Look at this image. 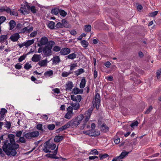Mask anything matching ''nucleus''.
Listing matches in <instances>:
<instances>
[{"instance_id":"1","label":"nucleus","mask_w":161,"mask_h":161,"mask_svg":"<svg viewBox=\"0 0 161 161\" xmlns=\"http://www.w3.org/2000/svg\"><path fill=\"white\" fill-rule=\"evenodd\" d=\"M8 138L9 141L6 140L3 142L2 149L0 148V153L3 150L7 155L14 156L17 154L16 150L19 147V145L16 143L14 134H8Z\"/></svg>"},{"instance_id":"2","label":"nucleus","mask_w":161,"mask_h":161,"mask_svg":"<svg viewBox=\"0 0 161 161\" xmlns=\"http://www.w3.org/2000/svg\"><path fill=\"white\" fill-rule=\"evenodd\" d=\"M56 147L55 144L51 142L50 140H49L44 143V148L42 150L46 153H51V150H54Z\"/></svg>"},{"instance_id":"3","label":"nucleus","mask_w":161,"mask_h":161,"mask_svg":"<svg viewBox=\"0 0 161 161\" xmlns=\"http://www.w3.org/2000/svg\"><path fill=\"white\" fill-rule=\"evenodd\" d=\"M54 42L53 41H50L45 46L43 49L44 55L46 56H49L52 54L51 49Z\"/></svg>"},{"instance_id":"4","label":"nucleus","mask_w":161,"mask_h":161,"mask_svg":"<svg viewBox=\"0 0 161 161\" xmlns=\"http://www.w3.org/2000/svg\"><path fill=\"white\" fill-rule=\"evenodd\" d=\"M84 116L82 114L80 115L77 116L75 119H73L70 121L71 125V127H77L83 120Z\"/></svg>"},{"instance_id":"5","label":"nucleus","mask_w":161,"mask_h":161,"mask_svg":"<svg viewBox=\"0 0 161 161\" xmlns=\"http://www.w3.org/2000/svg\"><path fill=\"white\" fill-rule=\"evenodd\" d=\"M58 147H57L56 149L54 151L52 152V153L47 154L46 155V156L51 158L59 159L60 160L64 161L66 159L65 158L61 157H58L56 156L58 153Z\"/></svg>"},{"instance_id":"6","label":"nucleus","mask_w":161,"mask_h":161,"mask_svg":"<svg viewBox=\"0 0 161 161\" xmlns=\"http://www.w3.org/2000/svg\"><path fill=\"white\" fill-rule=\"evenodd\" d=\"M70 52V48L67 47H64L62 48L59 52L61 55H65L68 54Z\"/></svg>"},{"instance_id":"7","label":"nucleus","mask_w":161,"mask_h":161,"mask_svg":"<svg viewBox=\"0 0 161 161\" xmlns=\"http://www.w3.org/2000/svg\"><path fill=\"white\" fill-rule=\"evenodd\" d=\"M48 41V39L46 37H42L41 38L40 43H38L37 44V45L39 47H41L42 45H45L47 44Z\"/></svg>"},{"instance_id":"8","label":"nucleus","mask_w":161,"mask_h":161,"mask_svg":"<svg viewBox=\"0 0 161 161\" xmlns=\"http://www.w3.org/2000/svg\"><path fill=\"white\" fill-rule=\"evenodd\" d=\"M71 99L77 103L80 102L81 100V96L80 95H78L75 96L74 95H71L70 96Z\"/></svg>"},{"instance_id":"9","label":"nucleus","mask_w":161,"mask_h":161,"mask_svg":"<svg viewBox=\"0 0 161 161\" xmlns=\"http://www.w3.org/2000/svg\"><path fill=\"white\" fill-rule=\"evenodd\" d=\"M20 37L19 33H15L12 35L9 39L13 42H15L17 41Z\"/></svg>"},{"instance_id":"10","label":"nucleus","mask_w":161,"mask_h":161,"mask_svg":"<svg viewBox=\"0 0 161 161\" xmlns=\"http://www.w3.org/2000/svg\"><path fill=\"white\" fill-rule=\"evenodd\" d=\"M83 90L82 89H80L77 87H75L72 90L71 93L76 95L78 94H82L83 93Z\"/></svg>"},{"instance_id":"11","label":"nucleus","mask_w":161,"mask_h":161,"mask_svg":"<svg viewBox=\"0 0 161 161\" xmlns=\"http://www.w3.org/2000/svg\"><path fill=\"white\" fill-rule=\"evenodd\" d=\"M66 87L65 90L68 91H71L73 87V84L72 81H69L65 85Z\"/></svg>"},{"instance_id":"12","label":"nucleus","mask_w":161,"mask_h":161,"mask_svg":"<svg viewBox=\"0 0 161 161\" xmlns=\"http://www.w3.org/2000/svg\"><path fill=\"white\" fill-rule=\"evenodd\" d=\"M41 58V55L35 54L31 58V60L35 62H37L40 60Z\"/></svg>"},{"instance_id":"13","label":"nucleus","mask_w":161,"mask_h":161,"mask_svg":"<svg viewBox=\"0 0 161 161\" xmlns=\"http://www.w3.org/2000/svg\"><path fill=\"white\" fill-rule=\"evenodd\" d=\"M101 130L103 133H106L108 132L109 130L108 127L106 125L105 123L103 124L101 126Z\"/></svg>"},{"instance_id":"14","label":"nucleus","mask_w":161,"mask_h":161,"mask_svg":"<svg viewBox=\"0 0 161 161\" xmlns=\"http://www.w3.org/2000/svg\"><path fill=\"white\" fill-rule=\"evenodd\" d=\"M64 138L63 136L57 135L55 136L54 141L56 142H59L61 141Z\"/></svg>"},{"instance_id":"15","label":"nucleus","mask_w":161,"mask_h":161,"mask_svg":"<svg viewBox=\"0 0 161 161\" xmlns=\"http://www.w3.org/2000/svg\"><path fill=\"white\" fill-rule=\"evenodd\" d=\"M100 96L98 93L96 94L95 97V100H93L92 101V103H97L100 104Z\"/></svg>"},{"instance_id":"16","label":"nucleus","mask_w":161,"mask_h":161,"mask_svg":"<svg viewBox=\"0 0 161 161\" xmlns=\"http://www.w3.org/2000/svg\"><path fill=\"white\" fill-rule=\"evenodd\" d=\"M48 62H47V58H46L44 60H42L41 61H39L37 65H39L41 67L45 66L47 65Z\"/></svg>"},{"instance_id":"17","label":"nucleus","mask_w":161,"mask_h":161,"mask_svg":"<svg viewBox=\"0 0 161 161\" xmlns=\"http://www.w3.org/2000/svg\"><path fill=\"white\" fill-rule=\"evenodd\" d=\"M8 24L9 26V30H11L14 28L16 25V22L14 20H11L9 22Z\"/></svg>"},{"instance_id":"18","label":"nucleus","mask_w":161,"mask_h":161,"mask_svg":"<svg viewBox=\"0 0 161 161\" xmlns=\"http://www.w3.org/2000/svg\"><path fill=\"white\" fill-rule=\"evenodd\" d=\"M90 118H88L86 117L85 119L83 120V124H82V126L80 127V130H83L84 128L86 127V125L87 122L88 121Z\"/></svg>"},{"instance_id":"19","label":"nucleus","mask_w":161,"mask_h":161,"mask_svg":"<svg viewBox=\"0 0 161 161\" xmlns=\"http://www.w3.org/2000/svg\"><path fill=\"white\" fill-rule=\"evenodd\" d=\"M34 39L27 41L26 42H24V45L26 47L34 43Z\"/></svg>"},{"instance_id":"20","label":"nucleus","mask_w":161,"mask_h":161,"mask_svg":"<svg viewBox=\"0 0 161 161\" xmlns=\"http://www.w3.org/2000/svg\"><path fill=\"white\" fill-rule=\"evenodd\" d=\"M60 60L59 56H55L53 57V64H57L60 62Z\"/></svg>"},{"instance_id":"21","label":"nucleus","mask_w":161,"mask_h":161,"mask_svg":"<svg viewBox=\"0 0 161 161\" xmlns=\"http://www.w3.org/2000/svg\"><path fill=\"white\" fill-rule=\"evenodd\" d=\"M62 25L63 27H65L66 28H69L70 25L69 23L65 19H64L62 20Z\"/></svg>"},{"instance_id":"22","label":"nucleus","mask_w":161,"mask_h":161,"mask_svg":"<svg viewBox=\"0 0 161 161\" xmlns=\"http://www.w3.org/2000/svg\"><path fill=\"white\" fill-rule=\"evenodd\" d=\"M129 153L130 152H126L125 151H124L121 153L120 155L119 156V158L123 159L126 156H127Z\"/></svg>"},{"instance_id":"23","label":"nucleus","mask_w":161,"mask_h":161,"mask_svg":"<svg viewBox=\"0 0 161 161\" xmlns=\"http://www.w3.org/2000/svg\"><path fill=\"white\" fill-rule=\"evenodd\" d=\"M8 38L7 35H3L0 36V43H3L6 41Z\"/></svg>"},{"instance_id":"24","label":"nucleus","mask_w":161,"mask_h":161,"mask_svg":"<svg viewBox=\"0 0 161 161\" xmlns=\"http://www.w3.org/2000/svg\"><path fill=\"white\" fill-rule=\"evenodd\" d=\"M59 10L58 8H53L51 9V13L53 14L57 15L59 13Z\"/></svg>"},{"instance_id":"25","label":"nucleus","mask_w":161,"mask_h":161,"mask_svg":"<svg viewBox=\"0 0 161 161\" xmlns=\"http://www.w3.org/2000/svg\"><path fill=\"white\" fill-rule=\"evenodd\" d=\"M86 83V79L84 77H83V78L82 79L80 84V88L81 89L84 88L85 86Z\"/></svg>"},{"instance_id":"26","label":"nucleus","mask_w":161,"mask_h":161,"mask_svg":"<svg viewBox=\"0 0 161 161\" xmlns=\"http://www.w3.org/2000/svg\"><path fill=\"white\" fill-rule=\"evenodd\" d=\"M9 7L7 6L0 7V13H2L3 12H6L7 13H8L9 9H8Z\"/></svg>"},{"instance_id":"27","label":"nucleus","mask_w":161,"mask_h":161,"mask_svg":"<svg viewBox=\"0 0 161 161\" xmlns=\"http://www.w3.org/2000/svg\"><path fill=\"white\" fill-rule=\"evenodd\" d=\"M71 105L73 109L76 110L78 109L80 107L79 104L77 102L72 103L71 104Z\"/></svg>"},{"instance_id":"28","label":"nucleus","mask_w":161,"mask_h":161,"mask_svg":"<svg viewBox=\"0 0 161 161\" xmlns=\"http://www.w3.org/2000/svg\"><path fill=\"white\" fill-rule=\"evenodd\" d=\"M93 131H94V130H92L84 131H83V133L84 134L93 136Z\"/></svg>"},{"instance_id":"29","label":"nucleus","mask_w":161,"mask_h":161,"mask_svg":"<svg viewBox=\"0 0 161 161\" xmlns=\"http://www.w3.org/2000/svg\"><path fill=\"white\" fill-rule=\"evenodd\" d=\"M76 57V54L75 53H73L66 56L65 58L72 60L74 59Z\"/></svg>"},{"instance_id":"30","label":"nucleus","mask_w":161,"mask_h":161,"mask_svg":"<svg viewBox=\"0 0 161 161\" xmlns=\"http://www.w3.org/2000/svg\"><path fill=\"white\" fill-rule=\"evenodd\" d=\"M93 108H94L93 107H91L88 109L86 117L88 118H90L91 113L93 110Z\"/></svg>"},{"instance_id":"31","label":"nucleus","mask_w":161,"mask_h":161,"mask_svg":"<svg viewBox=\"0 0 161 161\" xmlns=\"http://www.w3.org/2000/svg\"><path fill=\"white\" fill-rule=\"evenodd\" d=\"M32 138L37 137L39 134V133L38 131H35L30 132Z\"/></svg>"},{"instance_id":"32","label":"nucleus","mask_w":161,"mask_h":161,"mask_svg":"<svg viewBox=\"0 0 161 161\" xmlns=\"http://www.w3.org/2000/svg\"><path fill=\"white\" fill-rule=\"evenodd\" d=\"M84 30L86 32H90L92 29L91 26L90 25H86L84 26Z\"/></svg>"},{"instance_id":"33","label":"nucleus","mask_w":161,"mask_h":161,"mask_svg":"<svg viewBox=\"0 0 161 161\" xmlns=\"http://www.w3.org/2000/svg\"><path fill=\"white\" fill-rule=\"evenodd\" d=\"M3 125H4V127L7 128V130L9 129L11 126V122L6 120V122Z\"/></svg>"},{"instance_id":"34","label":"nucleus","mask_w":161,"mask_h":161,"mask_svg":"<svg viewBox=\"0 0 161 161\" xmlns=\"http://www.w3.org/2000/svg\"><path fill=\"white\" fill-rule=\"evenodd\" d=\"M84 72V69L82 68H81L76 71H75V73L77 76H78L80 74L83 73Z\"/></svg>"},{"instance_id":"35","label":"nucleus","mask_w":161,"mask_h":161,"mask_svg":"<svg viewBox=\"0 0 161 161\" xmlns=\"http://www.w3.org/2000/svg\"><path fill=\"white\" fill-rule=\"evenodd\" d=\"M80 43L82 46L84 47H87L88 46V43L86 40H83L81 41Z\"/></svg>"},{"instance_id":"36","label":"nucleus","mask_w":161,"mask_h":161,"mask_svg":"<svg viewBox=\"0 0 161 161\" xmlns=\"http://www.w3.org/2000/svg\"><path fill=\"white\" fill-rule=\"evenodd\" d=\"M59 13L60 15L63 17H65L67 14V13L66 12L62 9H59Z\"/></svg>"},{"instance_id":"37","label":"nucleus","mask_w":161,"mask_h":161,"mask_svg":"<svg viewBox=\"0 0 161 161\" xmlns=\"http://www.w3.org/2000/svg\"><path fill=\"white\" fill-rule=\"evenodd\" d=\"M73 115V113H71L67 112L64 116V117L67 119H71Z\"/></svg>"},{"instance_id":"38","label":"nucleus","mask_w":161,"mask_h":161,"mask_svg":"<svg viewBox=\"0 0 161 161\" xmlns=\"http://www.w3.org/2000/svg\"><path fill=\"white\" fill-rule=\"evenodd\" d=\"M53 74V71L52 70H49L47 71L44 73L45 76H50Z\"/></svg>"},{"instance_id":"39","label":"nucleus","mask_w":161,"mask_h":161,"mask_svg":"<svg viewBox=\"0 0 161 161\" xmlns=\"http://www.w3.org/2000/svg\"><path fill=\"white\" fill-rule=\"evenodd\" d=\"M8 9H9L8 13H7L8 14H9L10 15H14L15 16H17L18 15V13L17 12L15 11H12L10 8L9 7Z\"/></svg>"},{"instance_id":"40","label":"nucleus","mask_w":161,"mask_h":161,"mask_svg":"<svg viewBox=\"0 0 161 161\" xmlns=\"http://www.w3.org/2000/svg\"><path fill=\"white\" fill-rule=\"evenodd\" d=\"M109 156L108 154L107 153H105L104 154H99V157L100 158L101 160L103 159L106 158Z\"/></svg>"},{"instance_id":"41","label":"nucleus","mask_w":161,"mask_h":161,"mask_svg":"<svg viewBox=\"0 0 161 161\" xmlns=\"http://www.w3.org/2000/svg\"><path fill=\"white\" fill-rule=\"evenodd\" d=\"M7 112V110L5 108H1L0 111V115H4Z\"/></svg>"},{"instance_id":"42","label":"nucleus","mask_w":161,"mask_h":161,"mask_svg":"<svg viewBox=\"0 0 161 161\" xmlns=\"http://www.w3.org/2000/svg\"><path fill=\"white\" fill-rule=\"evenodd\" d=\"M31 80L32 81H34L36 83L38 84L41 83V80H37L33 76H32L31 77Z\"/></svg>"},{"instance_id":"43","label":"nucleus","mask_w":161,"mask_h":161,"mask_svg":"<svg viewBox=\"0 0 161 161\" xmlns=\"http://www.w3.org/2000/svg\"><path fill=\"white\" fill-rule=\"evenodd\" d=\"M89 154L90 155H98V152L96 149H94L92 150Z\"/></svg>"},{"instance_id":"44","label":"nucleus","mask_w":161,"mask_h":161,"mask_svg":"<svg viewBox=\"0 0 161 161\" xmlns=\"http://www.w3.org/2000/svg\"><path fill=\"white\" fill-rule=\"evenodd\" d=\"M55 23L52 21H49L48 24V27L51 29H54V27Z\"/></svg>"},{"instance_id":"45","label":"nucleus","mask_w":161,"mask_h":161,"mask_svg":"<svg viewBox=\"0 0 161 161\" xmlns=\"http://www.w3.org/2000/svg\"><path fill=\"white\" fill-rule=\"evenodd\" d=\"M47 127L50 130H52L55 128V125L53 124H51L48 125Z\"/></svg>"},{"instance_id":"46","label":"nucleus","mask_w":161,"mask_h":161,"mask_svg":"<svg viewBox=\"0 0 161 161\" xmlns=\"http://www.w3.org/2000/svg\"><path fill=\"white\" fill-rule=\"evenodd\" d=\"M32 67L31 64H29L28 63H26L24 65V68L26 70L30 69Z\"/></svg>"},{"instance_id":"47","label":"nucleus","mask_w":161,"mask_h":161,"mask_svg":"<svg viewBox=\"0 0 161 161\" xmlns=\"http://www.w3.org/2000/svg\"><path fill=\"white\" fill-rule=\"evenodd\" d=\"M24 136L28 139H30L33 138L30 132H28L25 134Z\"/></svg>"},{"instance_id":"48","label":"nucleus","mask_w":161,"mask_h":161,"mask_svg":"<svg viewBox=\"0 0 161 161\" xmlns=\"http://www.w3.org/2000/svg\"><path fill=\"white\" fill-rule=\"evenodd\" d=\"M28 54H24L23 55L20 56L18 59L19 61L21 62H22L23 60H24L26 58V56Z\"/></svg>"},{"instance_id":"49","label":"nucleus","mask_w":161,"mask_h":161,"mask_svg":"<svg viewBox=\"0 0 161 161\" xmlns=\"http://www.w3.org/2000/svg\"><path fill=\"white\" fill-rule=\"evenodd\" d=\"M36 128L40 130H41L42 132H43L44 130L42 128V124H38L36 126Z\"/></svg>"},{"instance_id":"50","label":"nucleus","mask_w":161,"mask_h":161,"mask_svg":"<svg viewBox=\"0 0 161 161\" xmlns=\"http://www.w3.org/2000/svg\"><path fill=\"white\" fill-rule=\"evenodd\" d=\"M6 20V18L5 16H0V25Z\"/></svg>"},{"instance_id":"51","label":"nucleus","mask_w":161,"mask_h":161,"mask_svg":"<svg viewBox=\"0 0 161 161\" xmlns=\"http://www.w3.org/2000/svg\"><path fill=\"white\" fill-rule=\"evenodd\" d=\"M22 64H20V63H18L16 64H15L14 66L15 68L18 69H21L22 67Z\"/></svg>"},{"instance_id":"52","label":"nucleus","mask_w":161,"mask_h":161,"mask_svg":"<svg viewBox=\"0 0 161 161\" xmlns=\"http://www.w3.org/2000/svg\"><path fill=\"white\" fill-rule=\"evenodd\" d=\"M153 108L152 106H150L149 108L146 110L145 112H144V113L146 114H149Z\"/></svg>"},{"instance_id":"53","label":"nucleus","mask_w":161,"mask_h":161,"mask_svg":"<svg viewBox=\"0 0 161 161\" xmlns=\"http://www.w3.org/2000/svg\"><path fill=\"white\" fill-rule=\"evenodd\" d=\"M138 124H139V123H138V121L137 120H136L135 122L132 123L131 124L130 126L132 128H133L134 126H138Z\"/></svg>"},{"instance_id":"54","label":"nucleus","mask_w":161,"mask_h":161,"mask_svg":"<svg viewBox=\"0 0 161 161\" xmlns=\"http://www.w3.org/2000/svg\"><path fill=\"white\" fill-rule=\"evenodd\" d=\"M158 13V11L153 12L149 14V16L151 17H154Z\"/></svg>"},{"instance_id":"55","label":"nucleus","mask_w":161,"mask_h":161,"mask_svg":"<svg viewBox=\"0 0 161 161\" xmlns=\"http://www.w3.org/2000/svg\"><path fill=\"white\" fill-rule=\"evenodd\" d=\"M156 76L157 79H159L161 76V69L158 70L156 72Z\"/></svg>"},{"instance_id":"56","label":"nucleus","mask_w":161,"mask_h":161,"mask_svg":"<svg viewBox=\"0 0 161 161\" xmlns=\"http://www.w3.org/2000/svg\"><path fill=\"white\" fill-rule=\"evenodd\" d=\"M61 48L58 46H54L53 48V50L55 52H58L59 51H60Z\"/></svg>"},{"instance_id":"57","label":"nucleus","mask_w":161,"mask_h":161,"mask_svg":"<svg viewBox=\"0 0 161 161\" xmlns=\"http://www.w3.org/2000/svg\"><path fill=\"white\" fill-rule=\"evenodd\" d=\"M114 141L116 144H118L120 142V138L118 137H116L114 139Z\"/></svg>"},{"instance_id":"58","label":"nucleus","mask_w":161,"mask_h":161,"mask_svg":"<svg viewBox=\"0 0 161 161\" xmlns=\"http://www.w3.org/2000/svg\"><path fill=\"white\" fill-rule=\"evenodd\" d=\"M99 104H98V103H93V108H96L97 110L99 109Z\"/></svg>"},{"instance_id":"59","label":"nucleus","mask_w":161,"mask_h":161,"mask_svg":"<svg viewBox=\"0 0 161 161\" xmlns=\"http://www.w3.org/2000/svg\"><path fill=\"white\" fill-rule=\"evenodd\" d=\"M22 133V131L21 130L17 131H16V136L18 137H21V136Z\"/></svg>"},{"instance_id":"60","label":"nucleus","mask_w":161,"mask_h":161,"mask_svg":"<svg viewBox=\"0 0 161 161\" xmlns=\"http://www.w3.org/2000/svg\"><path fill=\"white\" fill-rule=\"evenodd\" d=\"M30 9L31 10V11L33 13H36V10L35 8V6H32L31 8H30Z\"/></svg>"},{"instance_id":"61","label":"nucleus","mask_w":161,"mask_h":161,"mask_svg":"<svg viewBox=\"0 0 161 161\" xmlns=\"http://www.w3.org/2000/svg\"><path fill=\"white\" fill-rule=\"evenodd\" d=\"M55 27L57 28H63L62 23L59 22L57 23L55 25Z\"/></svg>"},{"instance_id":"62","label":"nucleus","mask_w":161,"mask_h":161,"mask_svg":"<svg viewBox=\"0 0 161 161\" xmlns=\"http://www.w3.org/2000/svg\"><path fill=\"white\" fill-rule=\"evenodd\" d=\"M19 141L20 142L22 143H25L26 142V140L24 138V137L21 136L19 137Z\"/></svg>"},{"instance_id":"63","label":"nucleus","mask_w":161,"mask_h":161,"mask_svg":"<svg viewBox=\"0 0 161 161\" xmlns=\"http://www.w3.org/2000/svg\"><path fill=\"white\" fill-rule=\"evenodd\" d=\"M122 159L119 158V156H118L114 158L112 161H122Z\"/></svg>"},{"instance_id":"64","label":"nucleus","mask_w":161,"mask_h":161,"mask_svg":"<svg viewBox=\"0 0 161 161\" xmlns=\"http://www.w3.org/2000/svg\"><path fill=\"white\" fill-rule=\"evenodd\" d=\"M71 73L68 72H63L62 74V76L64 77H66Z\"/></svg>"}]
</instances>
